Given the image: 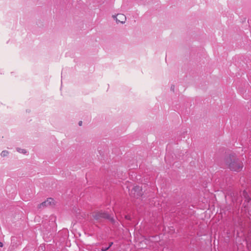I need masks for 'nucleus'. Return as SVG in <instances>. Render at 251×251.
Here are the masks:
<instances>
[{
	"mask_svg": "<svg viewBox=\"0 0 251 251\" xmlns=\"http://www.w3.org/2000/svg\"><path fill=\"white\" fill-rule=\"evenodd\" d=\"M225 165L230 171L239 172L244 167V164L236 155L230 154L226 156L224 159Z\"/></svg>",
	"mask_w": 251,
	"mask_h": 251,
	"instance_id": "obj_1",
	"label": "nucleus"
},
{
	"mask_svg": "<svg viewBox=\"0 0 251 251\" xmlns=\"http://www.w3.org/2000/svg\"><path fill=\"white\" fill-rule=\"evenodd\" d=\"M93 218L96 220H100L102 219H110L109 215L101 211H95L93 213Z\"/></svg>",
	"mask_w": 251,
	"mask_h": 251,
	"instance_id": "obj_2",
	"label": "nucleus"
},
{
	"mask_svg": "<svg viewBox=\"0 0 251 251\" xmlns=\"http://www.w3.org/2000/svg\"><path fill=\"white\" fill-rule=\"evenodd\" d=\"M55 205V201L51 198H48L45 201L39 204L37 207L39 209L49 206H53Z\"/></svg>",
	"mask_w": 251,
	"mask_h": 251,
	"instance_id": "obj_3",
	"label": "nucleus"
},
{
	"mask_svg": "<svg viewBox=\"0 0 251 251\" xmlns=\"http://www.w3.org/2000/svg\"><path fill=\"white\" fill-rule=\"evenodd\" d=\"M142 194V189L139 186L134 187L131 191V195L136 198H140Z\"/></svg>",
	"mask_w": 251,
	"mask_h": 251,
	"instance_id": "obj_4",
	"label": "nucleus"
},
{
	"mask_svg": "<svg viewBox=\"0 0 251 251\" xmlns=\"http://www.w3.org/2000/svg\"><path fill=\"white\" fill-rule=\"evenodd\" d=\"M114 19H116L117 22H119L122 24L125 23L126 21V17L123 14H118L116 16H113Z\"/></svg>",
	"mask_w": 251,
	"mask_h": 251,
	"instance_id": "obj_5",
	"label": "nucleus"
},
{
	"mask_svg": "<svg viewBox=\"0 0 251 251\" xmlns=\"http://www.w3.org/2000/svg\"><path fill=\"white\" fill-rule=\"evenodd\" d=\"M8 154V152L7 151H3L1 152V155L4 157L7 155Z\"/></svg>",
	"mask_w": 251,
	"mask_h": 251,
	"instance_id": "obj_6",
	"label": "nucleus"
},
{
	"mask_svg": "<svg viewBox=\"0 0 251 251\" xmlns=\"http://www.w3.org/2000/svg\"><path fill=\"white\" fill-rule=\"evenodd\" d=\"M18 151L19 152L23 153H25L26 152L25 150H24V149H19L18 150Z\"/></svg>",
	"mask_w": 251,
	"mask_h": 251,
	"instance_id": "obj_7",
	"label": "nucleus"
},
{
	"mask_svg": "<svg viewBox=\"0 0 251 251\" xmlns=\"http://www.w3.org/2000/svg\"><path fill=\"white\" fill-rule=\"evenodd\" d=\"M109 248V247H108L107 248H102L101 249V251H107L108 249Z\"/></svg>",
	"mask_w": 251,
	"mask_h": 251,
	"instance_id": "obj_8",
	"label": "nucleus"
},
{
	"mask_svg": "<svg viewBox=\"0 0 251 251\" xmlns=\"http://www.w3.org/2000/svg\"><path fill=\"white\" fill-rule=\"evenodd\" d=\"M82 121H80L78 123V125L79 126H81L82 125Z\"/></svg>",
	"mask_w": 251,
	"mask_h": 251,
	"instance_id": "obj_9",
	"label": "nucleus"
},
{
	"mask_svg": "<svg viewBox=\"0 0 251 251\" xmlns=\"http://www.w3.org/2000/svg\"><path fill=\"white\" fill-rule=\"evenodd\" d=\"M3 243L1 242H0V247H3Z\"/></svg>",
	"mask_w": 251,
	"mask_h": 251,
	"instance_id": "obj_10",
	"label": "nucleus"
},
{
	"mask_svg": "<svg viewBox=\"0 0 251 251\" xmlns=\"http://www.w3.org/2000/svg\"><path fill=\"white\" fill-rule=\"evenodd\" d=\"M112 244H113L112 242L110 243L109 245V248L112 245Z\"/></svg>",
	"mask_w": 251,
	"mask_h": 251,
	"instance_id": "obj_11",
	"label": "nucleus"
}]
</instances>
